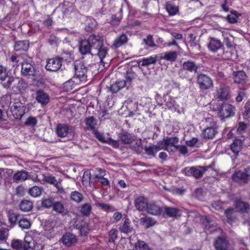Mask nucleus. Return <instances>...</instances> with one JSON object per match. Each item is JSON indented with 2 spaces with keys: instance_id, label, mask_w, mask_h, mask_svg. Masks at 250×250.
<instances>
[{
  "instance_id": "f257e3e1",
  "label": "nucleus",
  "mask_w": 250,
  "mask_h": 250,
  "mask_svg": "<svg viewBox=\"0 0 250 250\" xmlns=\"http://www.w3.org/2000/svg\"><path fill=\"white\" fill-rule=\"evenodd\" d=\"M88 41L92 48V51L98 55L100 59V62L101 63H104L103 65L105 67L103 59L107 55L108 49L103 45V38L101 36L91 35L89 37Z\"/></svg>"
},
{
  "instance_id": "f03ea898",
  "label": "nucleus",
  "mask_w": 250,
  "mask_h": 250,
  "mask_svg": "<svg viewBox=\"0 0 250 250\" xmlns=\"http://www.w3.org/2000/svg\"><path fill=\"white\" fill-rule=\"evenodd\" d=\"M44 236L36 233L33 236L26 235L24 238V250H43L45 246L43 242Z\"/></svg>"
},
{
  "instance_id": "7ed1b4c3",
  "label": "nucleus",
  "mask_w": 250,
  "mask_h": 250,
  "mask_svg": "<svg viewBox=\"0 0 250 250\" xmlns=\"http://www.w3.org/2000/svg\"><path fill=\"white\" fill-rule=\"evenodd\" d=\"M159 142L162 150L174 152L176 151L179 139L176 137H166Z\"/></svg>"
},
{
  "instance_id": "20e7f679",
  "label": "nucleus",
  "mask_w": 250,
  "mask_h": 250,
  "mask_svg": "<svg viewBox=\"0 0 250 250\" xmlns=\"http://www.w3.org/2000/svg\"><path fill=\"white\" fill-rule=\"evenodd\" d=\"M197 82L199 88L202 90L209 89L213 86V83L211 78L205 74L198 75Z\"/></svg>"
},
{
  "instance_id": "39448f33",
  "label": "nucleus",
  "mask_w": 250,
  "mask_h": 250,
  "mask_svg": "<svg viewBox=\"0 0 250 250\" xmlns=\"http://www.w3.org/2000/svg\"><path fill=\"white\" fill-rule=\"evenodd\" d=\"M233 180L239 183L244 184L250 180V167L246 168L244 171H237L232 175Z\"/></svg>"
},
{
  "instance_id": "423d86ee",
  "label": "nucleus",
  "mask_w": 250,
  "mask_h": 250,
  "mask_svg": "<svg viewBox=\"0 0 250 250\" xmlns=\"http://www.w3.org/2000/svg\"><path fill=\"white\" fill-rule=\"evenodd\" d=\"M25 106L20 102L13 103L11 106V111L16 119H20L24 114Z\"/></svg>"
},
{
  "instance_id": "0eeeda50",
  "label": "nucleus",
  "mask_w": 250,
  "mask_h": 250,
  "mask_svg": "<svg viewBox=\"0 0 250 250\" xmlns=\"http://www.w3.org/2000/svg\"><path fill=\"white\" fill-rule=\"evenodd\" d=\"M205 225V230L207 233H217L218 234L223 233L222 230L212 221L206 218V221L204 222Z\"/></svg>"
},
{
  "instance_id": "6e6552de",
  "label": "nucleus",
  "mask_w": 250,
  "mask_h": 250,
  "mask_svg": "<svg viewBox=\"0 0 250 250\" xmlns=\"http://www.w3.org/2000/svg\"><path fill=\"white\" fill-rule=\"evenodd\" d=\"M206 169L202 167H186L184 169V172L186 175H193L198 178L201 177L203 173L206 171Z\"/></svg>"
},
{
  "instance_id": "1a4fd4ad",
  "label": "nucleus",
  "mask_w": 250,
  "mask_h": 250,
  "mask_svg": "<svg viewBox=\"0 0 250 250\" xmlns=\"http://www.w3.org/2000/svg\"><path fill=\"white\" fill-rule=\"evenodd\" d=\"M235 107L231 104L224 103L219 110V115L223 118H227L232 116L234 114Z\"/></svg>"
},
{
  "instance_id": "9d476101",
  "label": "nucleus",
  "mask_w": 250,
  "mask_h": 250,
  "mask_svg": "<svg viewBox=\"0 0 250 250\" xmlns=\"http://www.w3.org/2000/svg\"><path fill=\"white\" fill-rule=\"evenodd\" d=\"M87 69L83 64L81 62L75 63V76L81 81H85Z\"/></svg>"
},
{
  "instance_id": "9b49d317",
  "label": "nucleus",
  "mask_w": 250,
  "mask_h": 250,
  "mask_svg": "<svg viewBox=\"0 0 250 250\" xmlns=\"http://www.w3.org/2000/svg\"><path fill=\"white\" fill-rule=\"evenodd\" d=\"M229 246V241L224 234H222L214 242V247L216 250H228Z\"/></svg>"
},
{
  "instance_id": "f8f14e48",
  "label": "nucleus",
  "mask_w": 250,
  "mask_h": 250,
  "mask_svg": "<svg viewBox=\"0 0 250 250\" xmlns=\"http://www.w3.org/2000/svg\"><path fill=\"white\" fill-rule=\"evenodd\" d=\"M229 88L228 86L220 85L216 90L215 97L221 100H227L229 97Z\"/></svg>"
},
{
  "instance_id": "ddd939ff",
  "label": "nucleus",
  "mask_w": 250,
  "mask_h": 250,
  "mask_svg": "<svg viewBox=\"0 0 250 250\" xmlns=\"http://www.w3.org/2000/svg\"><path fill=\"white\" fill-rule=\"evenodd\" d=\"M62 60L59 58L49 59L46 65V69L50 71H56L62 66Z\"/></svg>"
},
{
  "instance_id": "4468645a",
  "label": "nucleus",
  "mask_w": 250,
  "mask_h": 250,
  "mask_svg": "<svg viewBox=\"0 0 250 250\" xmlns=\"http://www.w3.org/2000/svg\"><path fill=\"white\" fill-rule=\"evenodd\" d=\"M36 100L42 105H45L49 102V97L44 91L38 90L36 93Z\"/></svg>"
},
{
  "instance_id": "2eb2a0df",
  "label": "nucleus",
  "mask_w": 250,
  "mask_h": 250,
  "mask_svg": "<svg viewBox=\"0 0 250 250\" xmlns=\"http://www.w3.org/2000/svg\"><path fill=\"white\" fill-rule=\"evenodd\" d=\"M163 212L165 215L170 217H176L181 215V211L179 209L167 206L163 207Z\"/></svg>"
},
{
  "instance_id": "dca6fc26",
  "label": "nucleus",
  "mask_w": 250,
  "mask_h": 250,
  "mask_svg": "<svg viewBox=\"0 0 250 250\" xmlns=\"http://www.w3.org/2000/svg\"><path fill=\"white\" fill-rule=\"evenodd\" d=\"M79 49L80 52L83 55L89 53L93 54L94 53V52L92 51V48L88 40H83L80 42Z\"/></svg>"
},
{
  "instance_id": "f3484780",
  "label": "nucleus",
  "mask_w": 250,
  "mask_h": 250,
  "mask_svg": "<svg viewBox=\"0 0 250 250\" xmlns=\"http://www.w3.org/2000/svg\"><path fill=\"white\" fill-rule=\"evenodd\" d=\"M217 133L216 127L208 126L203 131L202 136L205 139H212Z\"/></svg>"
},
{
  "instance_id": "a211bd4d",
  "label": "nucleus",
  "mask_w": 250,
  "mask_h": 250,
  "mask_svg": "<svg viewBox=\"0 0 250 250\" xmlns=\"http://www.w3.org/2000/svg\"><path fill=\"white\" fill-rule=\"evenodd\" d=\"M71 129L65 124H58L56 129V132L58 136L65 137L70 132Z\"/></svg>"
},
{
  "instance_id": "6ab92c4d",
  "label": "nucleus",
  "mask_w": 250,
  "mask_h": 250,
  "mask_svg": "<svg viewBox=\"0 0 250 250\" xmlns=\"http://www.w3.org/2000/svg\"><path fill=\"white\" fill-rule=\"evenodd\" d=\"M146 210L148 213L157 215L163 212V208L154 202H150L148 204Z\"/></svg>"
},
{
  "instance_id": "aec40b11",
  "label": "nucleus",
  "mask_w": 250,
  "mask_h": 250,
  "mask_svg": "<svg viewBox=\"0 0 250 250\" xmlns=\"http://www.w3.org/2000/svg\"><path fill=\"white\" fill-rule=\"evenodd\" d=\"M178 54L176 51H167L160 54V59L173 62L176 60Z\"/></svg>"
},
{
  "instance_id": "412c9836",
  "label": "nucleus",
  "mask_w": 250,
  "mask_h": 250,
  "mask_svg": "<svg viewBox=\"0 0 250 250\" xmlns=\"http://www.w3.org/2000/svg\"><path fill=\"white\" fill-rule=\"evenodd\" d=\"M62 239V243L68 247L74 245L77 240L76 237L70 233H65L63 235Z\"/></svg>"
},
{
  "instance_id": "4be33fe9",
  "label": "nucleus",
  "mask_w": 250,
  "mask_h": 250,
  "mask_svg": "<svg viewBox=\"0 0 250 250\" xmlns=\"http://www.w3.org/2000/svg\"><path fill=\"white\" fill-rule=\"evenodd\" d=\"M144 150L146 153L148 155L154 156L157 152L162 149L159 142H158L156 145H151L149 146H145Z\"/></svg>"
},
{
  "instance_id": "5701e85b",
  "label": "nucleus",
  "mask_w": 250,
  "mask_h": 250,
  "mask_svg": "<svg viewBox=\"0 0 250 250\" xmlns=\"http://www.w3.org/2000/svg\"><path fill=\"white\" fill-rule=\"evenodd\" d=\"M148 204L146 199L143 196L138 197L134 202L136 208L140 211L146 209Z\"/></svg>"
},
{
  "instance_id": "b1692460",
  "label": "nucleus",
  "mask_w": 250,
  "mask_h": 250,
  "mask_svg": "<svg viewBox=\"0 0 250 250\" xmlns=\"http://www.w3.org/2000/svg\"><path fill=\"white\" fill-rule=\"evenodd\" d=\"M21 72L24 76H32L34 73V69L30 63L24 62L22 63Z\"/></svg>"
},
{
  "instance_id": "393cba45",
  "label": "nucleus",
  "mask_w": 250,
  "mask_h": 250,
  "mask_svg": "<svg viewBox=\"0 0 250 250\" xmlns=\"http://www.w3.org/2000/svg\"><path fill=\"white\" fill-rule=\"evenodd\" d=\"M14 182L24 181L28 179V172L25 170L18 171L13 175Z\"/></svg>"
},
{
  "instance_id": "a878e982",
  "label": "nucleus",
  "mask_w": 250,
  "mask_h": 250,
  "mask_svg": "<svg viewBox=\"0 0 250 250\" xmlns=\"http://www.w3.org/2000/svg\"><path fill=\"white\" fill-rule=\"evenodd\" d=\"M222 46V42L219 40L212 38L208 44L209 49L213 52L217 51Z\"/></svg>"
},
{
  "instance_id": "bb28decb",
  "label": "nucleus",
  "mask_w": 250,
  "mask_h": 250,
  "mask_svg": "<svg viewBox=\"0 0 250 250\" xmlns=\"http://www.w3.org/2000/svg\"><path fill=\"white\" fill-rule=\"evenodd\" d=\"M242 141L239 139H235L230 145V149L234 154H238L242 148Z\"/></svg>"
},
{
  "instance_id": "cd10ccee",
  "label": "nucleus",
  "mask_w": 250,
  "mask_h": 250,
  "mask_svg": "<svg viewBox=\"0 0 250 250\" xmlns=\"http://www.w3.org/2000/svg\"><path fill=\"white\" fill-rule=\"evenodd\" d=\"M127 42V37L125 34H122L117 37L114 41L113 45L115 48H118Z\"/></svg>"
},
{
  "instance_id": "c85d7f7f",
  "label": "nucleus",
  "mask_w": 250,
  "mask_h": 250,
  "mask_svg": "<svg viewBox=\"0 0 250 250\" xmlns=\"http://www.w3.org/2000/svg\"><path fill=\"white\" fill-rule=\"evenodd\" d=\"M19 207L21 211L28 212L32 210L33 203L30 200L24 199L21 202Z\"/></svg>"
},
{
  "instance_id": "c756f323",
  "label": "nucleus",
  "mask_w": 250,
  "mask_h": 250,
  "mask_svg": "<svg viewBox=\"0 0 250 250\" xmlns=\"http://www.w3.org/2000/svg\"><path fill=\"white\" fill-rule=\"evenodd\" d=\"M157 56L154 55L142 58L140 62L142 63V66H147L151 64H155L157 62Z\"/></svg>"
},
{
  "instance_id": "7c9ffc66",
  "label": "nucleus",
  "mask_w": 250,
  "mask_h": 250,
  "mask_svg": "<svg viewBox=\"0 0 250 250\" xmlns=\"http://www.w3.org/2000/svg\"><path fill=\"white\" fill-rule=\"evenodd\" d=\"M29 47V42L27 41H20L16 42L14 49L16 51H26Z\"/></svg>"
},
{
  "instance_id": "2f4dec72",
  "label": "nucleus",
  "mask_w": 250,
  "mask_h": 250,
  "mask_svg": "<svg viewBox=\"0 0 250 250\" xmlns=\"http://www.w3.org/2000/svg\"><path fill=\"white\" fill-rule=\"evenodd\" d=\"M125 86L126 82L124 80L119 81L113 83L111 85L110 89L112 93H116Z\"/></svg>"
},
{
  "instance_id": "473e14b6",
  "label": "nucleus",
  "mask_w": 250,
  "mask_h": 250,
  "mask_svg": "<svg viewBox=\"0 0 250 250\" xmlns=\"http://www.w3.org/2000/svg\"><path fill=\"white\" fill-rule=\"evenodd\" d=\"M183 69L190 72H196L198 67L197 65L192 61H187L184 62L183 64Z\"/></svg>"
},
{
  "instance_id": "72a5a7b5",
  "label": "nucleus",
  "mask_w": 250,
  "mask_h": 250,
  "mask_svg": "<svg viewBox=\"0 0 250 250\" xmlns=\"http://www.w3.org/2000/svg\"><path fill=\"white\" fill-rule=\"evenodd\" d=\"M165 8L167 11L170 16L176 15L179 11L178 6L170 2H166Z\"/></svg>"
},
{
  "instance_id": "f704fd0d",
  "label": "nucleus",
  "mask_w": 250,
  "mask_h": 250,
  "mask_svg": "<svg viewBox=\"0 0 250 250\" xmlns=\"http://www.w3.org/2000/svg\"><path fill=\"white\" fill-rule=\"evenodd\" d=\"M234 80L237 83H243L246 81V75L243 71L234 72Z\"/></svg>"
},
{
  "instance_id": "c9c22d12",
  "label": "nucleus",
  "mask_w": 250,
  "mask_h": 250,
  "mask_svg": "<svg viewBox=\"0 0 250 250\" xmlns=\"http://www.w3.org/2000/svg\"><path fill=\"white\" fill-rule=\"evenodd\" d=\"M78 229L81 236H86L91 230L89 224L86 222H82L79 226Z\"/></svg>"
},
{
  "instance_id": "e433bc0d",
  "label": "nucleus",
  "mask_w": 250,
  "mask_h": 250,
  "mask_svg": "<svg viewBox=\"0 0 250 250\" xmlns=\"http://www.w3.org/2000/svg\"><path fill=\"white\" fill-rule=\"evenodd\" d=\"M42 176L41 184H43L45 183H48L50 184L54 185L56 184L57 182L55 178L49 174H41Z\"/></svg>"
},
{
  "instance_id": "4c0bfd02",
  "label": "nucleus",
  "mask_w": 250,
  "mask_h": 250,
  "mask_svg": "<svg viewBox=\"0 0 250 250\" xmlns=\"http://www.w3.org/2000/svg\"><path fill=\"white\" fill-rule=\"evenodd\" d=\"M225 214L227 218L228 222L229 223H231L236 218L237 212L232 208L226 210Z\"/></svg>"
},
{
  "instance_id": "58836bf2",
  "label": "nucleus",
  "mask_w": 250,
  "mask_h": 250,
  "mask_svg": "<svg viewBox=\"0 0 250 250\" xmlns=\"http://www.w3.org/2000/svg\"><path fill=\"white\" fill-rule=\"evenodd\" d=\"M42 188L34 186L30 188L28 190V193L33 197L37 198L41 195L42 191Z\"/></svg>"
},
{
  "instance_id": "ea45409f",
  "label": "nucleus",
  "mask_w": 250,
  "mask_h": 250,
  "mask_svg": "<svg viewBox=\"0 0 250 250\" xmlns=\"http://www.w3.org/2000/svg\"><path fill=\"white\" fill-rule=\"evenodd\" d=\"M52 209L57 213L61 214L64 211V207L63 203L61 201L54 202Z\"/></svg>"
},
{
  "instance_id": "a19ab883",
  "label": "nucleus",
  "mask_w": 250,
  "mask_h": 250,
  "mask_svg": "<svg viewBox=\"0 0 250 250\" xmlns=\"http://www.w3.org/2000/svg\"><path fill=\"white\" fill-rule=\"evenodd\" d=\"M7 80L2 83L3 86L5 88H9L11 86L14 87L16 84V81H19L18 78H14L13 77H8Z\"/></svg>"
},
{
  "instance_id": "79ce46f5",
  "label": "nucleus",
  "mask_w": 250,
  "mask_h": 250,
  "mask_svg": "<svg viewBox=\"0 0 250 250\" xmlns=\"http://www.w3.org/2000/svg\"><path fill=\"white\" fill-rule=\"evenodd\" d=\"M235 207L241 212H246L249 208V205L241 200H237L236 201Z\"/></svg>"
},
{
  "instance_id": "37998d69",
  "label": "nucleus",
  "mask_w": 250,
  "mask_h": 250,
  "mask_svg": "<svg viewBox=\"0 0 250 250\" xmlns=\"http://www.w3.org/2000/svg\"><path fill=\"white\" fill-rule=\"evenodd\" d=\"M120 229L121 232L125 233H128L132 231V228L130 226V222L128 219L125 220L124 224Z\"/></svg>"
},
{
  "instance_id": "c03bdc74",
  "label": "nucleus",
  "mask_w": 250,
  "mask_h": 250,
  "mask_svg": "<svg viewBox=\"0 0 250 250\" xmlns=\"http://www.w3.org/2000/svg\"><path fill=\"white\" fill-rule=\"evenodd\" d=\"M9 229L6 228L0 229V244L6 243L9 235Z\"/></svg>"
},
{
  "instance_id": "a18cd8bd",
  "label": "nucleus",
  "mask_w": 250,
  "mask_h": 250,
  "mask_svg": "<svg viewBox=\"0 0 250 250\" xmlns=\"http://www.w3.org/2000/svg\"><path fill=\"white\" fill-rule=\"evenodd\" d=\"M141 222L145 228L153 226L156 223L155 220L150 217L142 218Z\"/></svg>"
},
{
  "instance_id": "49530a36",
  "label": "nucleus",
  "mask_w": 250,
  "mask_h": 250,
  "mask_svg": "<svg viewBox=\"0 0 250 250\" xmlns=\"http://www.w3.org/2000/svg\"><path fill=\"white\" fill-rule=\"evenodd\" d=\"M85 125L86 128L88 129H93L95 128L96 125V121L93 117H89L85 120Z\"/></svg>"
},
{
  "instance_id": "de8ad7c7",
  "label": "nucleus",
  "mask_w": 250,
  "mask_h": 250,
  "mask_svg": "<svg viewBox=\"0 0 250 250\" xmlns=\"http://www.w3.org/2000/svg\"><path fill=\"white\" fill-rule=\"evenodd\" d=\"M11 247L16 250H24V243H22L21 240L19 239H14L11 242Z\"/></svg>"
},
{
  "instance_id": "09e8293b",
  "label": "nucleus",
  "mask_w": 250,
  "mask_h": 250,
  "mask_svg": "<svg viewBox=\"0 0 250 250\" xmlns=\"http://www.w3.org/2000/svg\"><path fill=\"white\" fill-rule=\"evenodd\" d=\"M207 116L205 117V122L206 123V126L216 127V122L213 117L208 114L206 113Z\"/></svg>"
},
{
  "instance_id": "8fccbe9b",
  "label": "nucleus",
  "mask_w": 250,
  "mask_h": 250,
  "mask_svg": "<svg viewBox=\"0 0 250 250\" xmlns=\"http://www.w3.org/2000/svg\"><path fill=\"white\" fill-rule=\"evenodd\" d=\"M240 16L236 11L231 12V15H229L227 17L228 21L230 23H235L237 21V18Z\"/></svg>"
},
{
  "instance_id": "3c124183",
  "label": "nucleus",
  "mask_w": 250,
  "mask_h": 250,
  "mask_svg": "<svg viewBox=\"0 0 250 250\" xmlns=\"http://www.w3.org/2000/svg\"><path fill=\"white\" fill-rule=\"evenodd\" d=\"M18 224L19 226L22 229H28L31 227V223L30 221L25 218L20 219Z\"/></svg>"
},
{
  "instance_id": "603ef678",
  "label": "nucleus",
  "mask_w": 250,
  "mask_h": 250,
  "mask_svg": "<svg viewBox=\"0 0 250 250\" xmlns=\"http://www.w3.org/2000/svg\"><path fill=\"white\" fill-rule=\"evenodd\" d=\"M75 87V83L72 80H69L65 82L63 84V90L69 92L72 90Z\"/></svg>"
},
{
  "instance_id": "864d4df0",
  "label": "nucleus",
  "mask_w": 250,
  "mask_h": 250,
  "mask_svg": "<svg viewBox=\"0 0 250 250\" xmlns=\"http://www.w3.org/2000/svg\"><path fill=\"white\" fill-rule=\"evenodd\" d=\"M71 199L76 202L79 203L83 200V195L78 191H73L71 194Z\"/></svg>"
},
{
  "instance_id": "5fc2aeb1",
  "label": "nucleus",
  "mask_w": 250,
  "mask_h": 250,
  "mask_svg": "<svg viewBox=\"0 0 250 250\" xmlns=\"http://www.w3.org/2000/svg\"><path fill=\"white\" fill-rule=\"evenodd\" d=\"M136 249L139 250H147L149 248L147 244L143 241L138 240L135 245Z\"/></svg>"
},
{
  "instance_id": "6e6d98bb",
  "label": "nucleus",
  "mask_w": 250,
  "mask_h": 250,
  "mask_svg": "<svg viewBox=\"0 0 250 250\" xmlns=\"http://www.w3.org/2000/svg\"><path fill=\"white\" fill-rule=\"evenodd\" d=\"M54 202L52 198H45L42 200V205L44 208H49L53 207Z\"/></svg>"
},
{
  "instance_id": "4d7b16f0",
  "label": "nucleus",
  "mask_w": 250,
  "mask_h": 250,
  "mask_svg": "<svg viewBox=\"0 0 250 250\" xmlns=\"http://www.w3.org/2000/svg\"><path fill=\"white\" fill-rule=\"evenodd\" d=\"M136 75L135 73L132 71H127L125 76L126 80H124L125 82H126V84L127 83H130V82L136 77Z\"/></svg>"
},
{
  "instance_id": "13d9d810",
  "label": "nucleus",
  "mask_w": 250,
  "mask_h": 250,
  "mask_svg": "<svg viewBox=\"0 0 250 250\" xmlns=\"http://www.w3.org/2000/svg\"><path fill=\"white\" fill-rule=\"evenodd\" d=\"M109 242H113L117 237V230L115 229H111L108 233Z\"/></svg>"
},
{
  "instance_id": "bf43d9fd",
  "label": "nucleus",
  "mask_w": 250,
  "mask_h": 250,
  "mask_svg": "<svg viewBox=\"0 0 250 250\" xmlns=\"http://www.w3.org/2000/svg\"><path fill=\"white\" fill-rule=\"evenodd\" d=\"M8 73L5 67L0 66V81H4L7 77Z\"/></svg>"
},
{
  "instance_id": "052dcab7",
  "label": "nucleus",
  "mask_w": 250,
  "mask_h": 250,
  "mask_svg": "<svg viewBox=\"0 0 250 250\" xmlns=\"http://www.w3.org/2000/svg\"><path fill=\"white\" fill-rule=\"evenodd\" d=\"M247 127V124L244 122H240L237 129L238 134H241L245 132Z\"/></svg>"
},
{
  "instance_id": "680f3d73",
  "label": "nucleus",
  "mask_w": 250,
  "mask_h": 250,
  "mask_svg": "<svg viewBox=\"0 0 250 250\" xmlns=\"http://www.w3.org/2000/svg\"><path fill=\"white\" fill-rule=\"evenodd\" d=\"M37 123V121L36 118V117H28L26 121H25V125H30L34 126L36 125Z\"/></svg>"
},
{
  "instance_id": "e2e57ef3",
  "label": "nucleus",
  "mask_w": 250,
  "mask_h": 250,
  "mask_svg": "<svg viewBox=\"0 0 250 250\" xmlns=\"http://www.w3.org/2000/svg\"><path fill=\"white\" fill-rule=\"evenodd\" d=\"M96 171L98 173L95 174V177L98 180L104 177L105 175V171L101 168H97L96 169Z\"/></svg>"
},
{
  "instance_id": "0e129e2a",
  "label": "nucleus",
  "mask_w": 250,
  "mask_h": 250,
  "mask_svg": "<svg viewBox=\"0 0 250 250\" xmlns=\"http://www.w3.org/2000/svg\"><path fill=\"white\" fill-rule=\"evenodd\" d=\"M18 216L15 213H10L8 215V220L9 223L12 225H14L17 220H18Z\"/></svg>"
},
{
  "instance_id": "69168bd1",
  "label": "nucleus",
  "mask_w": 250,
  "mask_h": 250,
  "mask_svg": "<svg viewBox=\"0 0 250 250\" xmlns=\"http://www.w3.org/2000/svg\"><path fill=\"white\" fill-rule=\"evenodd\" d=\"M91 211V207L88 204H85L83 205L81 208L82 213L85 215H87L89 214Z\"/></svg>"
},
{
  "instance_id": "338daca9",
  "label": "nucleus",
  "mask_w": 250,
  "mask_h": 250,
  "mask_svg": "<svg viewBox=\"0 0 250 250\" xmlns=\"http://www.w3.org/2000/svg\"><path fill=\"white\" fill-rule=\"evenodd\" d=\"M28 179L31 180L34 182H39L41 184L42 176L41 174L37 175L28 174Z\"/></svg>"
},
{
  "instance_id": "774afa93",
  "label": "nucleus",
  "mask_w": 250,
  "mask_h": 250,
  "mask_svg": "<svg viewBox=\"0 0 250 250\" xmlns=\"http://www.w3.org/2000/svg\"><path fill=\"white\" fill-rule=\"evenodd\" d=\"M105 143L112 146L114 148H118L119 147V144L118 141L114 140L110 138L106 139Z\"/></svg>"
}]
</instances>
